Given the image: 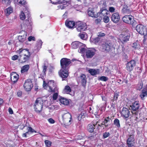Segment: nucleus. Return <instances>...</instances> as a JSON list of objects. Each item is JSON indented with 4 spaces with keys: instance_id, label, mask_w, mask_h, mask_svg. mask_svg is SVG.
<instances>
[{
    "instance_id": "obj_1",
    "label": "nucleus",
    "mask_w": 147,
    "mask_h": 147,
    "mask_svg": "<svg viewBox=\"0 0 147 147\" xmlns=\"http://www.w3.org/2000/svg\"><path fill=\"white\" fill-rule=\"evenodd\" d=\"M71 60L66 58H63L60 60V64L61 69L59 72L60 76L62 80H65L69 75V69L71 63Z\"/></svg>"
},
{
    "instance_id": "obj_2",
    "label": "nucleus",
    "mask_w": 147,
    "mask_h": 147,
    "mask_svg": "<svg viewBox=\"0 0 147 147\" xmlns=\"http://www.w3.org/2000/svg\"><path fill=\"white\" fill-rule=\"evenodd\" d=\"M20 58L19 61L21 63H23L28 61L30 59L31 55L28 49H20L17 51Z\"/></svg>"
},
{
    "instance_id": "obj_3",
    "label": "nucleus",
    "mask_w": 147,
    "mask_h": 147,
    "mask_svg": "<svg viewBox=\"0 0 147 147\" xmlns=\"http://www.w3.org/2000/svg\"><path fill=\"white\" fill-rule=\"evenodd\" d=\"M55 84L53 80H51L48 82L47 84L45 81H43V87L45 89H47L50 92H55Z\"/></svg>"
},
{
    "instance_id": "obj_4",
    "label": "nucleus",
    "mask_w": 147,
    "mask_h": 147,
    "mask_svg": "<svg viewBox=\"0 0 147 147\" xmlns=\"http://www.w3.org/2000/svg\"><path fill=\"white\" fill-rule=\"evenodd\" d=\"M136 29L140 34L144 36V39L143 41H145L147 37V29L145 26L142 24H139L136 26Z\"/></svg>"
},
{
    "instance_id": "obj_5",
    "label": "nucleus",
    "mask_w": 147,
    "mask_h": 147,
    "mask_svg": "<svg viewBox=\"0 0 147 147\" xmlns=\"http://www.w3.org/2000/svg\"><path fill=\"white\" fill-rule=\"evenodd\" d=\"M43 102L41 98H37L35 101L34 106L35 111L40 113L42 110Z\"/></svg>"
},
{
    "instance_id": "obj_6",
    "label": "nucleus",
    "mask_w": 147,
    "mask_h": 147,
    "mask_svg": "<svg viewBox=\"0 0 147 147\" xmlns=\"http://www.w3.org/2000/svg\"><path fill=\"white\" fill-rule=\"evenodd\" d=\"M63 122L66 125H69L71 124V116L69 113H65L62 116Z\"/></svg>"
},
{
    "instance_id": "obj_7",
    "label": "nucleus",
    "mask_w": 147,
    "mask_h": 147,
    "mask_svg": "<svg viewBox=\"0 0 147 147\" xmlns=\"http://www.w3.org/2000/svg\"><path fill=\"white\" fill-rule=\"evenodd\" d=\"M112 47V44L109 42H103L100 48L103 52H109Z\"/></svg>"
},
{
    "instance_id": "obj_8",
    "label": "nucleus",
    "mask_w": 147,
    "mask_h": 147,
    "mask_svg": "<svg viewBox=\"0 0 147 147\" xmlns=\"http://www.w3.org/2000/svg\"><path fill=\"white\" fill-rule=\"evenodd\" d=\"M123 22L128 24L132 25L134 23V18L131 15L124 16L122 18Z\"/></svg>"
},
{
    "instance_id": "obj_9",
    "label": "nucleus",
    "mask_w": 147,
    "mask_h": 147,
    "mask_svg": "<svg viewBox=\"0 0 147 147\" xmlns=\"http://www.w3.org/2000/svg\"><path fill=\"white\" fill-rule=\"evenodd\" d=\"M129 108L131 110V111H138L140 107V104L139 101H136L132 103L129 105Z\"/></svg>"
},
{
    "instance_id": "obj_10",
    "label": "nucleus",
    "mask_w": 147,
    "mask_h": 147,
    "mask_svg": "<svg viewBox=\"0 0 147 147\" xmlns=\"http://www.w3.org/2000/svg\"><path fill=\"white\" fill-rule=\"evenodd\" d=\"M24 86V88L26 91H28L30 90L33 87L31 80L30 79H28L25 81Z\"/></svg>"
},
{
    "instance_id": "obj_11",
    "label": "nucleus",
    "mask_w": 147,
    "mask_h": 147,
    "mask_svg": "<svg viewBox=\"0 0 147 147\" xmlns=\"http://www.w3.org/2000/svg\"><path fill=\"white\" fill-rule=\"evenodd\" d=\"M136 65V61L134 60H132L128 62L127 64L126 68L129 71H132Z\"/></svg>"
},
{
    "instance_id": "obj_12",
    "label": "nucleus",
    "mask_w": 147,
    "mask_h": 147,
    "mask_svg": "<svg viewBox=\"0 0 147 147\" xmlns=\"http://www.w3.org/2000/svg\"><path fill=\"white\" fill-rule=\"evenodd\" d=\"M96 50L93 48L88 49L86 52V56L87 58H91L95 55Z\"/></svg>"
},
{
    "instance_id": "obj_13",
    "label": "nucleus",
    "mask_w": 147,
    "mask_h": 147,
    "mask_svg": "<svg viewBox=\"0 0 147 147\" xmlns=\"http://www.w3.org/2000/svg\"><path fill=\"white\" fill-rule=\"evenodd\" d=\"M134 135H132L129 136L127 141V143L128 147H134L135 143Z\"/></svg>"
},
{
    "instance_id": "obj_14",
    "label": "nucleus",
    "mask_w": 147,
    "mask_h": 147,
    "mask_svg": "<svg viewBox=\"0 0 147 147\" xmlns=\"http://www.w3.org/2000/svg\"><path fill=\"white\" fill-rule=\"evenodd\" d=\"M76 27L77 30L79 32L85 31L87 29V28L85 23L82 22L78 23Z\"/></svg>"
},
{
    "instance_id": "obj_15",
    "label": "nucleus",
    "mask_w": 147,
    "mask_h": 147,
    "mask_svg": "<svg viewBox=\"0 0 147 147\" xmlns=\"http://www.w3.org/2000/svg\"><path fill=\"white\" fill-rule=\"evenodd\" d=\"M121 115L123 117L125 118H127L129 117L130 115V111L128 109L123 107L121 111Z\"/></svg>"
},
{
    "instance_id": "obj_16",
    "label": "nucleus",
    "mask_w": 147,
    "mask_h": 147,
    "mask_svg": "<svg viewBox=\"0 0 147 147\" xmlns=\"http://www.w3.org/2000/svg\"><path fill=\"white\" fill-rule=\"evenodd\" d=\"M111 20L115 23H118L120 19V17L118 12L114 13L111 17Z\"/></svg>"
},
{
    "instance_id": "obj_17",
    "label": "nucleus",
    "mask_w": 147,
    "mask_h": 147,
    "mask_svg": "<svg viewBox=\"0 0 147 147\" xmlns=\"http://www.w3.org/2000/svg\"><path fill=\"white\" fill-rule=\"evenodd\" d=\"M84 45L83 43L78 41L73 42L71 45V47L74 49H76L81 47Z\"/></svg>"
},
{
    "instance_id": "obj_18",
    "label": "nucleus",
    "mask_w": 147,
    "mask_h": 147,
    "mask_svg": "<svg viewBox=\"0 0 147 147\" xmlns=\"http://www.w3.org/2000/svg\"><path fill=\"white\" fill-rule=\"evenodd\" d=\"M129 36L128 35H125L123 34H121L119 36V40L122 43L128 41L129 38Z\"/></svg>"
},
{
    "instance_id": "obj_19",
    "label": "nucleus",
    "mask_w": 147,
    "mask_h": 147,
    "mask_svg": "<svg viewBox=\"0 0 147 147\" xmlns=\"http://www.w3.org/2000/svg\"><path fill=\"white\" fill-rule=\"evenodd\" d=\"M88 13L89 16L96 18L98 16V13H97L96 14L94 9L92 8H90L88 9Z\"/></svg>"
},
{
    "instance_id": "obj_20",
    "label": "nucleus",
    "mask_w": 147,
    "mask_h": 147,
    "mask_svg": "<svg viewBox=\"0 0 147 147\" xmlns=\"http://www.w3.org/2000/svg\"><path fill=\"white\" fill-rule=\"evenodd\" d=\"M65 24L69 28H74L75 23L73 21L66 20L65 22Z\"/></svg>"
},
{
    "instance_id": "obj_21",
    "label": "nucleus",
    "mask_w": 147,
    "mask_h": 147,
    "mask_svg": "<svg viewBox=\"0 0 147 147\" xmlns=\"http://www.w3.org/2000/svg\"><path fill=\"white\" fill-rule=\"evenodd\" d=\"M19 78V76L16 73H13L11 74V79L14 83L17 82Z\"/></svg>"
},
{
    "instance_id": "obj_22",
    "label": "nucleus",
    "mask_w": 147,
    "mask_h": 147,
    "mask_svg": "<svg viewBox=\"0 0 147 147\" xmlns=\"http://www.w3.org/2000/svg\"><path fill=\"white\" fill-rule=\"evenodd\" d=\"M109 13V11L107 9L104 8L101 9L100 12L98 13V16H100V17H104L106 16Z\"/></svg>"
},
{
    "instance_id": "obj_23",
    "label": "nucleus",
    "mask_w": 147,
    "mask_h": 147,
    "mask_svg": "<svg viewBox=\"0 0 147 147\" xmlns=\"http://www.w3.org/2000/svg\"><path fill=\"white\" fill-rule=\"evenodd\" d=\"M30 13L27 9L25 10L24 13L23 11H22L21 14H20V18L22 20H24L26 18V16L27 15L28 17L29 16Z\"/></svg>"
},
{
    "instance_id": "obj_24",
    "label": "nucleus",
    "mask_w": 147,
    "mask_h": 147,
    "mask_svg": "<svg viewBox=\"0 0 147 147\" xmlns=\"http://www.w3.org/2000/svg\"><path fill=\"white\" fill-rule=\"evenodd\" d=\"M98 121L97 122L96 124H89L88 126V131L90 132H93L94 129L97 127V125Z\"/></svg>"
},
{
    "instance_id": "obj_25",
    "label": "nucleus",
    "mask_w": 147,
    "mask_h": 147,
    "mask_svg": "<svg viewBox=\"0 0 147 147\" xmlns=\"http://www.w3.org/2000/svg\"><path fill=\"white\" fill-rule=\"evenodd\" d=\"M131 10L127 5H124L122 9V12L125 14H129L131 12Z\"/></svg>"
},
{
    "instance_id": "obj_26",
    "label": "nucleus",
    "mask_w": 147,
    "mask_h": 147,
    "mask_svg": "<svg viewBox=\"0 0 147 147\" xmlns=\"http://www.w3.org/2000/svg\"><path fill=\"white\" fill-rule=\"evenodd\" d=\"M88 72L92 76H94L99 73V69H90L88 70Z\"/></svg>"
},
{
    "instance_id": "obj_27",
    "label": "nucleus",
    "mask_w": 147,
    "mask_h": 147,
    "mask_svg": "<svg viewBox=\"0 0 147 147\" xmlns=\"http://www.w3.org/2000/svg\"><path fill=\"white\" fill-rule=\"evenodd\" d=\"M112 121L111 118L109 117H108L105 119L104 121H103V123L104 125L106 127H108L109 125H110V121Z\"/></svg>"
},
{
    "instance_id": "obj_28",
    "label": "nucleus",
    "mask_w": 147,
    "mask_h": 147,
    "mask_svg": "<svg viewBox=\"0 0 147 147\" xmlns=\"http://www.w3.org/2000/svg\"><path fill=\"white\" fill-rule=\"evenodd\" d=\"M59 100L61 104L65 105H67L69 103V101L68 100L63 97L60 98Z\"/></svg>"
},
{
    "instance_id": "obj_29",
    "label": "nucleus",
    "mask_w": 147,
    "mask_h": 147,
    "mask_svg": "<svg viewBox=\"0 0 147 147\" xmlns=\"http://www.w3.org/2000/svg\"><path fill=\"white\" fill-rule=\"evenodd\" d=\"M31 22L30 20V22H29L28 20H26L23 22V24L22 26H23L25 28L27 26L28 28H30L31 27Z\"/></svg>"
},
{
    "instance_id": "obj_30",
    "label": "nucleus",
    "mask_w": 147,
    "mask_h": 147,
    "mask_svg": "<svg viewBox=\"0 0 147 147\" xmlns=\"http://www.w3.org/2000/svg\"><path fill=\"white\" fill-rule=\"evenodd\" d=\"M118 94L117 93H115L114 94L113 98L111 100V103L112 104V106H113V105H115L118 98Z\"/></svg>"
},
{
    "instance_id": "obj_31",
    "label": "nucleus",
    "mask_w": 147,
    "mask_h": 147,
    "mask_svg": "<svg viewBox=\"0 0 147 147\" xmlns=\"http://www.w3.org/2000/svg\"><path fill=\"white\" fill-rule=\"evenodd\" d=\"M141 98L143 100L145 97L147 96V92L146 89H143L142 91V93L140 95Z\"/></svg>"
},
{
    "instance_id": "obj_32",
    "label": "nucleus",
    "mask_w": 147,
    "mask_h": 147,
    "mask_svg": "<svg viewBox=\"0 0 147 147\" xmlns=\"http://www.w3.org/2000/svg\"><path fill=\"white\" fill-rule=\"evenodd\" d=\"M80 78L81 80L82 85L84 86L86 83V78L85 75L84 74H82L81 75Z\"/></svg>"
},
{
    "instance_id": "obj_33",
    "label": "nucleus",
    "mask_w": 147,
    "mask_h": 147,
    "mask_svg": "<svg viewBox=\"0 0 147 147\" xmlns=\"http://www.w3.org/2000/svg\"><path fill=\"white\" fill-rule=\"evenodd\" d=\"M13 12V9L11 7L6 9L4 11L5 13L7 16H8Z\"/></svg>"
},
{
    "instance_id": "obj_34",
    "label": "nucleus",
    "mask_w": 147,
    "mask_h": 147,
    "mask_svg": "<svg viewBox=\"0 0 147 147\" xmlns=\"http://www.w3.org/2000/svg\"><path fill=\"white\" fill-rule=\"evenodd\" d=\"M26 34L25 33L24 34L23 36H18V39L19 41L21 42H23L26 39Z\"/></svg>"
},
{
    "instance_id": "obj_35",
    "label": "nucleus",
    "mask_w": 147,
    "mask_h": 147,
    "mask_svg": "<svg viewBox=\"0 0 147 147\" xmlns=\"http://www.w3.org/2000/svg\"><path fill=\"white\" fill-rule=\"evenodd\" d=\"M29 68V65H26L23 66L21 69V72L24 73L28 71Z\"/></svg>"
},
{
    "instance_id": "obj_36",
    "label": "nucleus",
    "mask_w": 147,
    "mask_h": 147,
    "mask_svg": "<svg viewBox=\"0 0 147 147\" xmlns=\"http://www.w3.org/2000/svg\"><path fill=\"white\" fill-rule=\"evenodd\" d=\"M70 87L68 86H66L63 90V92L64 93L68 94L71 91Z\"/></svg>"
},
{
    "instance_id": "obj_37",
    "label": "nucleus",
    "mask_w": 147,
    "mask_h": 147,
    "mask_svg": "<svg viewBox=\"0 0 147 147\" xmlns=\"http://www.w3.org/2000/svg\"><path fill=\"white\" fill-rule=\"evenodd\" d=\"M113 124L117 127L119 128L121 126L119 121L118 119L116 118L114 119Z\"/></svg>"
},
{
    "instance_id": "obj_38",
    "label": "nucleus",
    "mask_w": 147,
    "mask_h": 147,
    "mask_svg": "<svg viewBox=\"0 0 147 147\" xmlns=\"http://www.w3.org/2000/svg\"><path fill=\"white\" fill-rule=\"evenodd\" d=\"M79 36L81 39L84 40H86L87 37L86 33L83 32H80L79 34Z\"/></svg>"
},
{
    "instance_id": "obj_39",
    "label": "nucleus",
    "mask_w": 147,
    "mask_h": 147,
    "mask_svg": "<svg viewBox=\"0 0 147 147\" xmlns=\"http://www.w3.org/2000/svg\"><path fill=\"white\" fill-rule=\"evenodd\" d=\"M135 112H133V111H131L132 113V116L134 117L135 118V120H136L137 119H138V111H135Z\"/></svg>"
},
{
    "instance_id": "obj_40",
    "label": "nucleus",
    "mask_w": 147,
    "mask_h": 147,
    "mask_svg": "<svg viewBox=\"0 0 147 147\" xmlns=\"http://www.w3.org/2000/svg\"><path fill=\"white\" fill-rule=\"evenodd\" d=\"M84 45H83V46H82L81 47H79V48L78 52L79 53L83 54L85 52L86 49L84 47Z\"/></svg>"
},
{
    "instance_id": "obj_41",
    "label": "nucleus",
    "mask_w": 147,
    "mask_h": 147,
    "mask_svg": "<svg viewBox=\"0 0 147 147\" xmlns=\"http://www.w3.org/2000/svg\"><path fill=\"white\" fill-rule=\"evenodd\" d=\"M90 40L91 42H92L95 44H96L98 42L99 38H96L94 39L92 38L91 37Z\"/></svg>"
},
{
    "instance_id": "obj_42",
    "label": "nucleus",
    "mask_w": 147,
    "mask_h": 147,
    "mask_svg": "<svg viewBox=\"0 0 147 147\" xmlns=\"http://www.w3.org/2000/svg\"><path fill=\"white\" fill-rule=\"evenodd\" d=\"M26 128L27 131H28L29 132H31L32 133L33 132L36 133V131L34 130L31 127H27Z\"/></svg>"
},
{
    "instance_id": "obj_43",
    "label": "nucleus",
    "mask_w": 147,
    "mask_h": 147,
    "mask_svg": "<svg viewBox=\"0 0 147 147\" xmlns=\"http://www.w3.org/2000/svg\"><path fill=\"white\" fill-rule=\"evenodd\" d=\"M103 20L105 23H107L109 22V19L108 16H106L104 17Z\"/></svg>"
},
{
    "instance_id": "obj_44",
    "label": "nucleus",
    "mask_w": 147,
    "mask_h": 147,
    "mask_svg": "<svg viewBox=\"0 0 147 147\" xmlns=\"http://www.w3.org/2000/svg\"><path fill=\"white\" fill-rule=\"evenodd\" d=\"M99 79L102 81H106L108 80V78L105 76H102L99 78Z\"/></svg>"
},
{
    "instance_id": "obj_45",
    "label": "nucleus",
    "mask_w": 147,
    "mask_h": 147,
    "mask_svg": "<svg viewBox=\"0 0 147 147\" xmlns=\"http://www.w3.org/2000/svg\"><path fill=\"white\" fill-rule=\"evenodd\" d=\"M45 143L47 147H50L51 146L52 142L48 140L45 141Z\"/></svg>"
},
{
    "instance_id": "obj_46",
    "label": "nucleus",
    "mask_w": 147,
    "mask_h": 147,
    "mask_svg": "<svg viewBox=\"0 0 147 147\" xmlns=\"http://www.w3.org/2000/svg\"><path fill=\"white\" fill-rule=\"evenodd\" d=\"M84 113H81L78 116L77 118L79 121H80L82 118H84Z\"/></svg>"
},
{
    "instance_id": "obj_47",
    "label": "nucleus",
    "mask_w": 147,
    "mask_h": 147,
    "mask_svg": "<svg viewBox=\"0 0 147 147\" xmlns=\"http://www.w3.org/2000/svg\"><path fill=\"white\" fill-rule=\"evenodd\" d=\"M132 47L135 49H137L140 47V45L136 43H134L133 44Z\"/></svg>"
},
{
    "instance_id": "obj_48",
    "label": "nucleus",
    "mask_w": 147,
    "mask_h": 147,
    "mask_svg": "<svg viewBox=\"0 0 147 147\" xmlns=\"http://www.w3.org/2000/svg\"><path fill=\"white\" fill-rule=\"evenodd\" d=\"M109 10L111 13H113L115 11V8L113 7H110L109 8Z\"/></svg>"
},
{
    "instance_id": "obj_49",
    "label": "nucleus",
    "mask_w": 147,
    "mask_h": 147,
    "mask_svg": "<svg viewBox=\"0 0 147 147\" xmlns=\"http://www.w3.org/2000/svg\"><path fill=\"white\" fill-rule=\"evenodd\" d=\"M110 135V134L109 132H105L103 134V138H105L108 137Z\"/></svg>"
},
{
    "instance_id": "obj_50",
    "label": "nucleus",
    "mask_w": 147,
    "mask_h": 147,
    "mask_svg": "<svg viewBox=\"0 0 147 147\" xmlns=\"http://www.w3.org/2000/svg\"><path fill=\"white\" fill-rule=\"evenodd\" d=\"M58 96V93L57 92L55 93L53 95V100L57 99Z\"/></svg>"
},
{
    "instance_id": "obj_51",
    "label": "nucleus",
    "mask_w": 147,
    "mask_h": 147,
    "mask_svg": "<svg viewBox=\"0 0 147 147\" xmlns=\"http://www.w3.org/2000/svg\"><path fill=\"white\" fill-rule=\"evenodd\" d=\"M28 40L29 41H31L32 40L33 41H35V38L34 36H29L28 38Z\"/></svg>"
},
{
    "instance_id": "obj_52",
    "label": "nucleus",
    "mask_w": 147,
    "mask_h": 147,
    "mask_svg": "<svg viewBox=\"0 0 147 147\" xmlns=\"http://www.w3.org/2000/svg\"><path fill=\"white\" fill-rule=\"evenodd\" d=\"M19 56L17 55H14L12 57L11 59L13 60H16L18 59Z\"/></svg>"
},
{
    "instance_id": "obj_53",
    "label": "nucleus",
    "mask_w": 147,
    "mask_h": 147,
    "mask_svg": "<svg viewBox=\"0 0 147 147\" xmlns=\"http://www.w3.org/2000/svg\"><path fill=\"white\" fill-rule=\"evenodd\" d=\"M105 34L103 32H100L98 33V36L100 37H102L105 36Z\"/></svg>"
},
{
    "instance_id": "obj_54",
    "label": "nucleus",
    "mask_w": 147,
    "mask_h": 147,
    "mask_svg": "<svg viewBox=\"0 0 147 147\" xmlns=\"http://www.w3.org/2000/svg\"><path fill=\"white\" fill-rule=\"evenodd\" d=\"M48 121L51 123H54L55 122V121L52 118H50L48 119Z\"/></svg>"
},
{
    "instance_id": "obj_55",
    "label": "nucleus",
    "mask_w": 147,
    "mask_h": 147,
    "mask_svg": "<svg viewBox=\"0 0 147 147\" xmlns=\"http://www.w3.org/2000/svg\"><path fill=\"white\" fill-rule=\"evenodd\" d=\"M8 111L10 114H12L13 113V110L11 108H9L8 109Z\"/></svg>"
},
{
    "instance_id": "obj_56",
    "label": "nucleus",
    "mask_w": 147,
    "mask_h": 147,
    "mask_svg": "<svg viewBox=\"0 0 147 147\" xmlns=\"http://www.w3.org/2000/svg\"><path fill=\"white\" fill-rule=\"evenodd\" d=\"M22 92L21 91H19L17 93V96L19 97H20L22 95Z\"/></svg>"
},
{
    "instance_id": "obj_57",
    "label": "nucleus",
    "mask_w": 147,
    "mask_h": 147,
    "mask_svg": "<svg viewBox=\"0 0 147 147\" xmlns=\"http://www.w3.org/2000/svg\"><path fill=\"white\" fill-rule=\"evenodd\" d=\"M104 123H103V121L102 123H101L100 124H98V125H97V127L98 129H99V127H103V126Z\"/></svg>"
},
{
    "instance_id": "obj_58",
    "label": "nucleus",
    "mask_w": 147,
    "mask_h": 147,
    "mask_svg": "<svg viewBox=\"0 0 147 147\" xmlns=\"http://www.w3.org/2000/svg\"><path fill=\"white\" fill-rule=\"evenodd\" d=\"M47 67L46 65H44L43 66V72L45 73L46 71Z\"/></svg>"
},
{
    "instance_id": "obj_59",
    "label": "nucleus",
    "mask_w": 147,
    "mask_h": 147,
    "mask_svg": "<svg viewBox=\"0 0 147 147\" xmlns=\"http://www.w3.org/2000/svg\"><path fill=\"white\" fill-rule=\"evenodd\" d=\"M20 128L22 129H23L24 127H27L25 126H24L23 125H21L19 126Z\"/></svg>"
},
{
    "instance_id": "obj_60",
    "label": "nucleus",
    "mask_w": 147,
    "mask_h": 147,
    "mask_svg": "<svg viewBox=\"0 0 147 147\" xmlns=\"http://www.w3.org/2000/svg\"><path fill=\"white\" fill-rule=\"evenodd\" d=\"M100 20L99 19H96L95 22L96 23H98L100 22Z\"/></svg>"
},
{
    "instance_id": "obj_61",
    "label": "nucleus",
    "mask_w": 147,
    "mask_h": 147,
    "mask_svg": "<svg viewBox=\"0 0 147 147\" xmlns=\"http://www.w3.org/2000/svg\"><path fill=\"white\" fill-rule=\"evenodd\" d=\"M65 1L63 0H60L58 1V3L59 4H61L63 3H65Z\"/></svg>"
},
{
    "instance_id": "obj_62",
    "label": "nucleus",
    "mask_w": 147,
    "mask_h": 147,
    "mask_svg": "<svg viewBox=\"0 0 147 147\" xmlns=\"http://www.w3.org/2000/svg\"><path fill=\"white\" fill-rule=\"evenodd\" d=\"M19 4L20 5H23L25 4L24 2H23L22 1H20L18 2Z\"/></svg>"
},
{
    "instance_id": "obj_63",
    "label": "nucleus",
    "mask_w": 147,
    "mask_h": 147,
    "mask_svg": "<svg viewBox=\"0 0 147 147\" xmlns=\"http://www.w3.org/2000/svg\"><path fill=\"white\" fill-rule=\"evenodd\" d=\"M42 42L41 40H39L38 42V45L41 46L42 45Z\"/></svg>"
},
{
    "instance_id": "obj_64",
    "label": "nucleus",
    "mask_w": 147,
    "mask_h": 147,
    "mask_svg": "<svg viewBox=\"0 0 147 147\" xmlns=\"http://www.w3.org/2000/svg\"><path fill=\"white\" fill-rule=\"evenodd\" d=\"M118 147H127L123 144H121L118 146Z\"/></svg>"
}]
</instances>
